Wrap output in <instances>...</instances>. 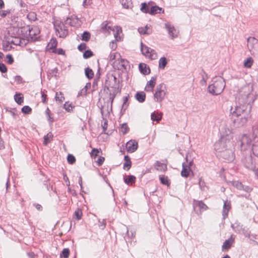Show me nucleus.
I'll use <instances>...</instances> for the list:
<instances>
[{
	"mask_svg": "<svg viewBox=\"0 0 258 258\" xmlns=\"http://www.w3.org/2000/svg\"><path fill=\"white\" fill-rule=\"evenodd\" d=\"M221 137L214 144L215 151L228 161H232L234 158L233 134L227 127L220 130Z\"/></svg>",
	"mask_w": 258,
	"mask_h": 258,
	"instance_id": "obj_1",
	"label": "nucleus"
},
{
	"mask_svg": "<svg viewBox=\"0 0 258 258\" xmlns=\"http://www.w3.org/2000/svg\"><path fill=\"white\" fill-rule=\"evenodd\" d=\"M14 28H12L10 31L11 38L8 40H5L3 42L2 46L4 51H8L13 49L14 48L13 44L23 46L28 43L25 37H21L18 34H15Z\"/></svg>",
	"mask_w": 258,
	"mask_h": 258,
	"instance_id": "obj_2",
	"label": "nucleus"
},
{
	"mask_svg": "<svg viewBox=\"0 0 258 258\" xmlns=\"http://www.w3.org/2000/svg\"><path fill=\"white\" fill-rule=\"evenodd\" d=\"M14 32L16 34H18L21 37H25L27 42L28 39L31 40H36L39 37L40 30L37 26H25L23 27H15Z\"/></svg>",
	"mask_w": 258,
	"mask_h": 258,
	"instance_id": "obj_3",
	"label": "nucleus"
},
{
	"mask_svg": "<svg viewBox=\"0 0 258 258\" xmlns=\"http://www.w3.org/2000/svg\"><path fill=\"white\" fill-rule=\"evenodd\" d=\"M225 86V83L221 77H215L211 81V83L208 86V90L209 93L213 95L220 94Z\"/></svg>",
	"mask_w": 258,
	"mask_h": 258,
	"instance_id": "obj_4",
	"label": "nucleus"
},
{
	"mask_svg": "<svg viewBox=\"0 0 258 258\" xmlns=\"http://www.w3.org/2000/svg\"><path fill=\"white\" fill-rule=\"evenodd\" d=\"M167 91L164 85H158L154 94V99L155 102H161L164 99Z\"/></svg>",
	"mask_w": 258,
	"mask_h": 258,
	"instance_id": "obj_5",
	"label": "nucleus"
},
{
	"mask_svg": "<svg viewBox=\"0 0 258 258\" xmlns=\"http://www.w3.org/2000/svg\"><path fill=\"white\" fill-rule=\"evenodd\" d=\"M56 34L59 37L63 38L68 34V30L66 29L63 23L59 20H56L54 24Z\"/></svg>",
	"mask_w": 258,
	"mask_h": 258,
	"instance_id": "obj_6",
	"label": "nucleus"
},
{
	"mask_svg": "<svg viewBox=\"0 0 258 258\" xmlns=\"http://www.w3.org/2000/svg\"><path fill=\"white\" fill-rule=\"evenodd\" d=\"M113 67L116 69L124 72L129 68V63L127 60L120 56L119 59L113 61Z\"/></svg>",
	"mask_w": 258,
	"mask_h": 258,
	"instance_id": "obj_7",
	"label": "nucleus"
},
{
	"mask_svg": "<svg viewBox=\"0 0 258 258\" xmlns=\"http://www.w3.org/2000/svg\"><path fill=\"white\" fill-rule=\"evenodd\" d=\"M141 50L142 54L147 58L150 59H155L157 58V54L155 51L141 43Z\"/></svg>",
	"mask_w": 258,
	"mask_h": 258,
	"instance_id": "obj_8",
	"label": "nucleus"
},
{
	"mask_svg": "<svg viewBox=\"0 0 258 258\" xmlns=\"http://www.w3.org/2000/svg\"><path fill=\"white\" fill-rule=\"evenodd\" d=\"M238 143L240 146L241 150H245L250 148L251 140L248 136L243 134L239 137Z\"/></svg>",
	"mask_w": 258,
	"mask_h": 258,
	"instance_id": "obj_9",
	"label": "nucleus"
},
{
	"mask_svg": "<svg viewBox=\"0 0 258 258\" xmlns=\"http://www.w3.org/2000/svg\"><path fill=\"white\" fill-rule=\"evenodd\" d=\"M247 105L245 103L241 104L239 103L235 106L234 109L231 111V114L234 116H239L244 115L246 112Z\"/></svg>",
	"mask_w": 258,
	"mask_h": 258,
	"instance_id": "obj_10",
	"label": "nucleus"
},
{
	"mask_svg": "<svg viewBox=\"0 0 258 258\" xmlns=\"http://www.w3.org/2000/svg\"><path fill=\"white\" fill-rule=\"evenodd\" d=\"M165 27L169 37L171 39H174L178 37L179 32L174 28L173 25L169 24H165Z\"/></svg>",
	"mask_w": 258,
	"mask_h": 258,
	"instance_id": "obj_11",
	"label": "nucleus"
},
{
	"mask_svg": "<svg viewBox=\"0 0 258 258\" xmlns=\"http://www.w3.org/2000/svg\"><path fill=\"white\" fill-rule=\"evenodd\" d=\"M67 22L71 26L74 27H79L82 24L81 20L75 16H72L70 18H67Z\"/></svg>",
	"mask_w": 258,
	"mask_h": 258,
	"instance_id": "obj_12",
	"label": "nucleus"
},
{
	"mask_svg": "<svg viewBox=\"0 0 258 258\" xmlns=\"http://www.w3.org/2000/svg\"><path fill=\"white\" fill-rule=\"evenodd\" d=\"M156 83V77H152L150 80L147 82L144 89L145 91L148 92H152L153 91Z\"/></svg>",
	"mask_w": 258,
	"mask_h": 258,
	"instance_id": "obj_13",
	"label": "nucleus"
},
{
	"mask_svg": "<svg viewBox=\"0 0 258 258\" xmlns=\"http://www.w3.org/2000/svg\"><path fill=\"white\" fill-rule=\"evenodd\" d=\"M191 164L192 161H190L189 162L187 163H182V168L181 171V175L182 176L187 177L188 176L189 172L191 171L190 166L191 165Z\"/></svg>",
	"mask_w": 258,
	"mask_h": 258,
	"instance_id": "obj_14",
	"label": "nucleus"
},
{
	"mask_svg": "<svg viewBox=\"0 0 258 258\" xmlns=\"http://www.w3.org/2000/svg\"><path fill=\"white\" fill-rule=\"evenodd\" d=\"M138 148V143L135 140H130L126 144L127 152L129 153L134 152Z\"/></svg>",
	"mask_w": 258,
	"mask_h": 258,
	"instance_id": "obj_15",
	"label": "nucleus"
},
{
	"mask_svg": "<svg viewBox=\"0 0 258 258\" xmlns=\"http://www.w3.org/2000/svg\"><path fill=\"white\" fill-rule=\"evenodd\" d=\"M110 30L112 32L113 35L115 38L116 41H119L120 40V35L122 33V29L120 27L115 26Z\"/></svg>",
	"mask_w": 258,
	"mask_h": 258,
	"instance_id": "obj_16",
	"label": "nucleus"
},
{
	"mask_svg": "<svg viewBox=\"0 0 258 258\" xmlns=\"http://www.w3.org/2000/svg\"><path fill=\"white\" fill-rule=\"evenodd\" d=\"M247 46L252 54L258 53V42H248Z\"/></svg>",
	"mask_w": 258,
	"mask_h": 258,
	"instance_id": "obj_17",
	"label": "nucleus"
},
{
	"mask_svg": "<svg viewBox=\"0 0 258 258\" xmlns=\"http://www.w3.org/2000/svg\"><path fill=\"white\" fill-rule=\"evenodd\" d=\"M253 91V86L252 84H249L242 87L241 92L243 95L247 98L251 94Z\"/></svg>",
	"mask_w": 258,
	"mask_h": 258,
	"instance_id": "obj_18",
	"label": "nucleus"
},
{
	"mask_svg": "<svg viewBox=\"0 0 258 258\" xmlns=\"http://www.w3.org/2000/svg\"><path fill=\"white\" fill-rule=\"evenodd\" d=\"M140 72L144 75H148L150 72V68L144 63H141L139 65Z\"/></svg>",
	"mask_w": 258,
	"mask_h": 258,
	"instance_id": "obj_19",
	"label": "nucleus"
},
{
	"mask_svg": "<svg viewBox=\"0 0 258 258\" xmlns=\"http://www.w3.org/2000/svg\"><path fill=\"white\" fill-rule=\"evenodd\" d=\"M155 168L159 171H165L167 169L166 164L160 161H156L155 164Z\"/></svg>",
	"mask_w": 258,
	"mask_h": 258,
	"instance_id": "obj_20",
	"label": "nucleus"
},
{
	"mask_svg": "<svg viewBox=\"0 0 258 258\" xmlns=\"http://www.w3.org/2000/svg\"><path fill=\"white\" fill-rule=\"evenodd\" d=\"M57 41L55 39H51L47 45V48L52 52H54L57 46Z\"/></svg>",
	"mask_w": 258,
	"mask_h": 258,
	"instance_id": "obj_21",
	"label": "nucleus"
},
{
	"mask_svg": "<svg viewBox=\"0 0 258 258\" xmlns=\"http://www.w3.org/2000/svg\"><path fill=\"white\" fill-rule=\"evenodd\" d=\"M14 98L16 102L19 105H21L24 101V96L22 93H16Z\"/></svg>",
	"mask_w": 258,
	"mask_h": 258,
	"instance_id": "obj_22",
	"label": "nucleus"
},
{
	"mask_svg": "<svg viewBox=\"0 0 258 258\" xmlns=\"http://www.w3.org/2000/svg\"><path fill=\"white\" fill-rule=\"evenodd\" d=\"M124 159L125 162L123 164V168L124 170H128L131 166V161L130 157L127 155L124 156Z\"/></svg>",
	"mask_w": 258,
	"mask_h": 258,
	"instance_id": "obj_23",
	"label": "nucleus"
},
{
	"mask_svg": "<svg viewBox=\"0 0 258 258\" xmlns=\"http://www.w3.org/2000/svg\"><path fill=\"white\" fill-rule=\"evenodd\" d=\"M253 63V59L251 57H247L243 62V67L245 68L249 69Z\"/></svg>",
	"mask_w": 258,
	"mask_h": 258,
	"instance_id": "obj_24",
	"label": "nucleus"
},
{
	"mask_svg": "<svg viewBox=\"0 0 258 258\" xmlns=\"http://www.w3.org/2000/svg\"><path fill=\"white\" fill-rule=\"evenodd\" d=\"M139 32L141 34H148L151 33V30L149 26L147 25L144 27H141L138 29Z\"/></svg>",
	"mask_w": 258,
	"mask_h": 258,
	"instance_id": "obj_25",
	"label": "nucleus"
},
{
	"mask_svg": "<svg viewBox=\"0 0 258 258\" xmlns=\"http://www.w3.org/2000/svg\"><path fill=\"white\" fill-rule=\"evenodd\" d=\"M164 11L161 8L158 6H153L151 8L150 14L151 15H154L156 14L163 13Z\"/></svg>",
	"mask_w": 258,
	"mask_h": 258,
	"instance_id": "obj_26",
	"label": "nucleus"
},
{
	"mask_svg": "<svg viewBox=\"0 0 258 258\" xmlns=\"http://www.w3.org/2000/svg\"><path fill=\"white\" fill-rule=\"evenodd\" d=\"M135 97L139 102H143L145 99L146 94L144 92H138L136 94Z\"/></svg>",
	"mask_w": 258,
	"mask_h": 258,
	"instance_id": "obj_27",
	"label": "nucleus"
},
{
	"mask_svg": "<svg viewBox=\"0 0 258 258\" xmlns=\"http://www.w3.org/2000/svg\"><path fill=\"white\" fill-rule=\"evenodd\" d=\"M151 119L153 121H156L158 122L162 119V114L161 113L153 112L151 114Z\"/></svg>",
	"mask_w": 258,
	"mask_h": 258,
	"instance_id": "obj_28",
	"label": "nucleus"
},
{
	"mask_svg": "<svg viewBox=\"0 0 258 258\" xmlns=\"http://www.w3.org/2000/svg\"><path fill=\"white\" fill-rule=\"evenodd\" d=\"M122 7L125 9H128L132 7L131 0H119Z\"/></svg>",
	"mask_w": 258,
	"mask_h": 258,
	"instance_id": "obj_29",
	"label": "nucleus"
},
{
	"mask_svg": "<svg viewBox=\"0 0 258 258\" xmlns=\"http://www.w3.org/2000/svg\"><path fill=\"white\" fill-rule=\"evenodd\" d=\"M230 209V204L227 202H225L223 208V215L224 217L227 216L228 212Z\"/></svg>",
	"mask_w": 258,
	"mask_h": 258,
	"instance_id": "obj_30",
	"label": "nucleus"
},
{
	"mask_svg": "<svg viewBox=\"0 0 258 258\" xmlns=\"http://www.w3.org/2000/svg\"><path fill=\"white\" fill-rule=\"evenodd\" d=\"M120 54L117 52L110 53L109 56V60L111 62L112 64L113 65V61L118 60L120 58Z\"/></svg>",
	"mask_w": 258,
	"mask_h": 258,
	"instance_id": "obj_31",
	"label": "nucleus"
},
{
	"mask_svg": "<svg viewBox=\"0 0 258 258\" xmlns=\"http://www.w3.org/2000/svg\"><path fill=\"white\" fill-rule=\"evenodd\" d=\"M53 139V135L51 133L49 132L46 135H45L44 137V142L43 144L45 145H47L49 143H50Z\"/></svg>",
	"mask_w": 258,
	"mask_h": 258,
	"instance_id": "obj_32",
	"label": "nucleus"
},
{
	"mask_svg": "<svg viewBox=\"0 0 258 258\" xmlns=\"http://www.w3.org/2000/svg\"><path fill=\"white\" fill-rule=\"evenodd\" d=\"M167 64V60L165 57H161L158 62L159 68L161 69H164Z\"/></svg>",
	"mask_w": 258,
	"mask_h": 258,
	"instance_id": "obj_33",
	"label": "nucleus"
},
{
	"mask_svg": "<svg viewBox=\"0 0 258 258\" xmlns=\"http://www.w3.org/2000/svg\"><path fill=\"white\" fill-rule=\"evenodd\" d=\"M136 177L132 175H128L127 178L124 179V181L127 185L135 182Z\"/></svg>",
	"mask_w": 258,
	"mask_h": 258,
	"instance_id": "obj_34",
	"label": "nucleus"
},
{
	"mask_svg": "<svg viewBox=\"0 0 258 258\" xmlns=\"http://www.w3.org/2000/svg\"><path fill=\"white\" fill-rule=\"evenodd\" d=\"M64 109L68 112H71L73 111L74 106L72 103L70 101H66L63 105Z\"/></svg>",
	"mask_w": 258,
	"mask_h": 258,
	"instance_id": "obj_35",
	"label": "nucleus"
},
{
	"mask_svg": "<svg viewBox=\"0 0 258 258\" xmlns=\"http://www.w3.org/2000/svg\"><path fill=\"white\" fill-rule=\"evenodd\" d=\"M55 99L59 103H62L64 100V97L61 92H57L55 93Z\"/></svg>",
	"mask_w": 258,
	"mask_h": 258,
	"instance_id": "obj_36",
	"label": "nucleus"
},
{
	"mask_svg": "<svg viewBox=\"0 0 258 258\" xmlns=\"http://www.w3.org/2000/svg\"><path fill=\"white\" fill-rule=\"evenodd\" d=\"M100 152H101V150L100 149H93L90 153L91 157L92 158L95 159Z\"/></svg>",
	"mask_w": 258,
	"mask_h": 258,
	"instance_id": "obj_37",
	"label": "nucleus"
},
{
	"mask_svg": "<svg viewBox=\"0 0 258 258\" xmlns=\"http://www.w3.org/2000/svg\"><path fill=\"white\" fill-rule=\"evenodd\" d=\"M85 75L88 79H92L94 76L93 71L89 68L85 69Z\"/></svg>",
	"mask_w": 258,
	"mask_h": 258,
	"instance_id": "obj_38",
	"label": "nucleus"
},
{
	"mask_svg": "<svg viewBox=\"0 0 258 258\" xmlns=\"http://www.w3.org/2000/svg\"><path fill=\"white\" fill-rule=\"evenodd\" d=\"M159 179L162 184L164 185H166L167 186L169 185V182L167 177L161 176L159 177Z\"/></svg>",
	"mask_w": 258,
	"mask_h": 258,
	"instance_id": "obj_39",
	"label": "nucleus"
},
{
	"mask_svg": "<svg viewBox=\"0 0 258 258\" xmlns=\"http://www.w3.org/2000/svg\"><path fill=\"white\" fill-rule=\"evenodd\" d=\"M233 242L232 240H226L223 243L222 245L223 249H228L229 248Z\"/></svg>",
	"mask_w": 258,
	"mask_h": 258,
	"instance_id": "obj_40",
	"label": "nucleus"
},
{
	"mask_svg": "<svg viewBox=\"0 0 258 258\" xmlns=\"http://www.w3.org/2000/svg\"><path fill=\"white\" fill-rule=\"evenodd\" d=\"M195 205L198 207L200 210V211H203L206 209L207 206L201 201H199L197 202L195 204Z\"/></svg>",
	"mask_w": 258,
	"mask_h": 258,
	"instance_id": "obj_41",
	"label": "nucleus"
},
{
	"mask_svg": "<svg viewBox=\"0 0 258 258\" xmlns=\"http://www.w3.org/2000/svg\"><path fill=\"white\" fill-rule=\"evenodd\" d=\"M70 255V250L69 248H64L61 253L60 256L63 258H68Z\"/></svg>",
	"mask_w": 258,
	"mask_h": 258,
	"instance_id": "obj_42",
	"label": "nucleus"
},
{
	"mask_svg": "<svg viewBox=\"0 0 258 258\" xmlns=\"http://www.w3.org/2000/svg\"><path fill=\"white\" fill-rule=\"evenodd\" d=\"M90 38V34L89 32L85 31L82 34V39L83 40L87 41L89 40Z\"/></svg>",
	"mask_w": 258,
	"mask_h": 258,
	"instance_id": "obj_43",
	"label": "nucleus"
},
{
	"mask_svg": "<svg viewBox=\"0 0 258 258\" xmlns=\"http://www.w3.org/2000/svg\"><path fill=\"white\" fill-rule=\"evenodd\" d=\"M31 108L28 105H25L23 106L21 109L22 112L24 113V114L30 113L31 111Z\"/></svg>",
	"mask_w": 258,
	"mask_h": 258,
	"instance_id": "obj_44",
	"label": "nucleus"
},
{
	"mask_svg": "<svg viewBox=\"0 0 258 258\" xmlns=\"http://www.w3.org/2000/svg\"><path fill=\"white\" fill-rule=\"evenodd\" d=\"M45 114L47 117V119L49 121V122H52L54 121L53 118L51 116L50 113V110L47 108L45 111Z\"/></svg>",
	"mask_w": 258,
	"mask_h": 258,
	"instance_id": "obj_45",
	"label": "nucleus"
},
{
	"mask_svg": "<svg viewBox=\"0 0 258 258\" xmlns=\"http://www.w3.org/2000/svg\"><path fill=\"white\" fill-rule=\"evenodd\" d=\"M128 128L127 124L126 123H122L120 130V132L123 134H124L128 131Z\"/></svg>",
	"mask_w": 258,
	"mask_h": 258,
	"instance_id": "obj_46",
	"label": "nucleus"
},
{
	"mask_svg": "<svg viewBox=\"0 0 258 258\" xmlns=\"http://www.w3.org/2000/svg\"><path fill=\"white\" fill-rule=\"evenodd\" d=\"M128 97L125 96L123 98V104L122 105L121 109L125 110L128 106Z\"/></svg>",
	"mask_w": 258,
	"mask_h": 258,
	"instance_id": "obj_47",
	"label": "nucleus"
},
{
	"mask_svg": "<svg viewBox=\"0 0 258 258\" xmlns=\"http://www.w3.org/2000/svg\"><path fill=\"white\" fill-rule=\"evenodd\" d=\"M75 215L77 219L80 220L81 219L82 216V212L80 209H78L75 211Z\"/></svg>",
	"mask_w": 258,
	"mask_h": 258,
	"instance_id": "obj_48",
	"label": "nucleus"
},
{
	"mask_svg": "<svg viewBox=\"0 0 258 258\" xmlns=\"http://www.w3.org/2000/svg\"><path fill=\"white\" fill-rule=\"evenodd\" d=\"M67 160L70 164H73L75 162V158L74 156L72 154H69L67 157Z\"/></svg>",
	"mask_w": 258,
	"mask_h": 258,
	"instance_id": "obj_49",
	"label": "nucleus"
},
{
	"mask_svg": "<svg viewBox=\"0 0 258 258\" xmlns=\"http://www.w3.org/2000/svg\"><path fill=\"white\" fill-rule=\"evenodd\" d=\"M10 13V10H1L0 11V16L2 18L6 17Z\"/></svg>",
	"mask_w": 258,
	"mask_h": 258,
	"instance_id": "obj_50",
	"label": "nucleus"
},
{
	"mask_svg": "<svg viewBox=\"0 0 258 258\" xmlns=\"http://www.w3.org/2000/svg\"><path fill=\"white\" fill-rule=\"evenodd\" d=\"M6 57L7 59V62L11 64L14 62V58L11 54H8L6 55Z\"/></svg>",
	"mask_w": 258,
	"mask_h": 258,
	"instance_id": "obj_51",
	"label": "nucleus"
},
{
	"mask_svg": "<svg viewBox=\"0 0 258 258\" xmlns=\"http://www.w3.org/2000/svg\"><path fill=\"white\" fill-rule=\"evenodd\" d=\"M27 18L32 21H34L36 19V16L34 13L31 12L28 14Z\"/></svg>",
	"mask_w": 258,
	"mask_h": 258,
	"instance_id": "obj_52",
	"label": "nucleus"
},
{
	"mask_svg": "<svg viewBox=\"0 0 258 258\" xmlns=\"http://www.w3.org/2000/svg\"><path fill=\"white\" fill-rule=\"evenodd\" d=\"M148 6L146 3H142L141 4V11L143 13H146L148 11Z\"/></svg>",
	"mask_w": 258,
	"mask_h": 258,
	"instance_id": "obj_53",
	"label": "nucleus"
},
{
	"mask_svg": "<svg viewBox=\"0 0 258 258\" xmlns=\"http://www.w3.org/2000/svg\"><path fill=\"white\" fill-rule=\"evenodd\" d=\"M92 52L91 50H86L84 52V54H83V57L85 58H89L90 57V56H91L92 55Z\"/></svg>",
	"mask_w": 258,
	"mask_h": 258,
	"instance_id": "obj_54",
	"label": "nucleus"
},
{
	"mask_svg": "<svg viewBox=\"0 0 258 258\" xmlns=\"http://www.w3.org/2000/svg\"><path fill=\"white\" fill-rule=\"evenodd\" d=\"M102 127L103 131L105 132L107 128V120L106 119L103 118Z\"/></svg>",
	"mask_w": 258,
	"mask_h": 258,
	"instance_id": "obj_55",
	"label": "nucleus"
},
{
	"mask_svg": "<svg viewBox=\"0 0 258 258\" xmlns=\"http://www.w3.org/2000/svg\"><path fill=\"white\" fill-rule=\"evenodd\" d=\"M7 71V68L6 65L3 63H0V72L3 73H6Z\"/></svg>",
	"mask_w": 258,
	"mask_h": 258,
	"instance_id": "obj_56",
	"label": "nucleus"
},
{
	"mask_svg": "<svg viewBox=\"0 0 258 258\" xmlns=\"http://www.w3.org/2000/svg\"><path fill=\"white\" fill-rule=\"evenodd\" d=\"M104 160H105L104 157L100 156L98 158V159H97V160L96 161V163H97V164L98 165H101L102 164V163L104 161Z\"/></svg>",
	"mask_w": 258,
	"mask_h": 258,
	"instance_id": "obj_57",
	"label": "nucleus"
},
{
	"mask_svg": "<svg viewBox=\"0 0 258 258\" xmlns=\"http://www.w3.org/2000/svg\"><path fill=\"white\" fill-rule=\"evenodd\" d=\"M109 47L112 50H114L117 47V44L113 41H112L109 44Z\"/></svg>",
	"mask_w": 258,
	"mask_h": 258,
	"instance_id": "obj_58",
	"label": "nucleus"
},
{
	"mask_svg": "<svg viewBox=\"0 0 258 258\" xmlns=\"http://www.w3.org/2000/svg\"><path fill=\"white\" fill-rule=\"evenodd\" d=\"M54 52H55L57 54H62V55H64L65 54L64 51L62 48H59L57 49H55Z\"/></svg>",
	"mask_w": 258,
	"mask_h": 258,
	"instance_id": "obj_59",
	"label": "nucleus"
},
{
	"mask_svg": "<svg viewBox=\"0 0 258 258\" xmlns=\"http://www.w3.org/2000/svg\"><path fill=\"white\" fill-rule=\"evenodd\" d=\"M86 45L85 43H81L78 46V48L79 50L83 51L86 49Z\"/></svg>",
	"mask_w": 258,
	"mask_h": 258,
	"instance_id": "obj_60",
	"label": "nucleus"
},
{
	"mask_svg": "<svg viewBox=\"0 0 258 258\" xmlns=\"http://www.w3.org/2000/svg\"><path fill=\"white\" fill-rule=\"evenodd\" d=\"M14 80L16 82L18 83H21L22 81V78L20 76H16L14 78Z\"/></svg>",
	"mask_w": 258,
	"mask_h": 258,
	"instance_id": "obj_61",
	"label": "nucleus"
},
{
	"mask_svg": "<svg viewBox=\"0 0 258 258\" xmlns=\"http://www.w3.org/2000/svg\"><path fill=\"white\" fill-rule=\"evenodd\" d=\"M41 99L43 103L46 102V95L44 93H41Z\"/></svg>",
	"mask_w": 258,
	"mask_h": 258,
	"instance_id": "obj_62",
	"label": "nucleus"
},
{
	"mask_svg": "<svg viewBox=\"0 0 258 258\" xmlns=\"http://www.w3.org/2000/svg\"><path fill=\"white\" fill-rule=\"evenodd\" d=\"M34 51V50L32 48H27L26 50L27 54H31Z\"/></svg>",
	"mask_w": 258,
	"mask_h": 258,
	"instance_id": "obj_63",
	"label": "nucleus"
},
{
	"mask_svg": "<svg viewBox=\"0 0 258 258\" xmlns=\"http://www.w3.org/2000/svg\"><path fill=\"white\" fill-rule=\"evenodd\" d=\"M233 185L235 186L237 188H240L242 187L241 183L238 182H234L233 183Z\"/></svg>",
	"mask_w": 258,
	"mask_h": 258,
	"instance_id": "obj_64",
	"label": "nucleus"
}]
</instances>
